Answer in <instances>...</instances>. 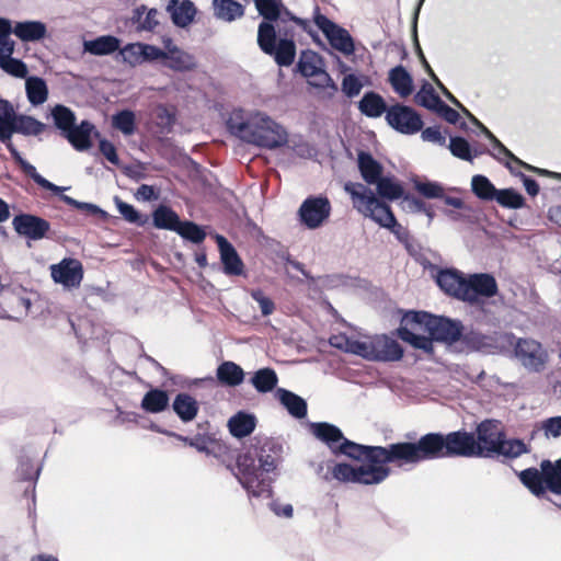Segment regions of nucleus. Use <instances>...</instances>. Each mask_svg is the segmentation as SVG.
Instances as JSON below:
<instances>
[{
    "label": "nucleus",
    "instance_id": "393cba45",
    "mask_svg": "<svg viewBox=\"0 0 561 561\" xmlns=\"http://www.w3.org/2000/svg\"><path fill=\"white\" fill-rule=\"evenodd\" d=\"M93 129V124L88 121H82L78 126L75 124L73 127L64 135L76 150L84 151L92 145L91 133Z\"/></svg>",
    "mask_w": 561,
    "mask_h": 561
},
{
    "label": "nucleus",
    "instance_id": "a211bd4d",
    "mask_svg": "<svg viewBox=\"0 0 561 561\" xmlns=\"http://www.w3.org/2000/svg\"><path fill=\"white\" fill-rule=\"evenodd\" d=\"M0 141L5 145L7 149L10 151L12 158L20 165L22 171L27 176H30L37 185H39L41 187H43L47 191H50L55 194H59L60 192H64L67 190V187L58 186V185L49 182L48 180H46L44 176H42L36 171V168L21 156L19 150L12 144L11 138H8V139L2 138V139H0Z\"/></svg>",
    "mask_w": 561,
    "mask_h": 561
},
{
    "label": "nucleus",
    "instance_id": "1a4fd4ad",
    "mask_svg": "<svg viewBox=\"0 0 561 561\" xmlns=\"http://www.w3.org/2000/svg\"><path fill=\"white\" fill-rule=\"evenodd\" d=\"M330 215V201L322 195H311L307 197L298 209L299 221L308 229L321 227Z\"/></svg>",
    "mask_w": 561,
    "mask_h": 561
},
{
    "label": "nucleus",
    "instance_id": "e433bc0d",
    "mask_svg": "<svg viewBox=\"0 0 561 561\" xmlns=\"http://www.w3.org/2000/svg\"><path fill=\"white\" fill-rule=\"evenodd\" d=\"M249 381L259 393H267L276 388L278 377L273 368L264 367L254 371Z\"/></svg>",
    "mask_w": 561,
    "mask_h": 561
},
{
    "label": "nucleus",
    "instance_id": "de8ad7c7",
    "mask_svg": "<svg viewBox=\"0 0 561 561\" xmlns=\"http://www.w3.org/2000/svg\"><path fill=\"white\" fill-rule=\"evenodd\" d=\"M374 185H376L377 193L381 198L396 201L401 198L403 195L402 185L392 178L381 176Z\"/></svg>",
    "mask_w": 561,
    "mask_h": 561
},
{
    "label": "nucleus",
    "instance_id": "dca6fc26",
    "mask_svg": "<svg viewBox=\"0 0 561 561\" xmlns=\"http://www.w3.org/2000/svg\"><path fill=\"white\" fill-rule=\"evenodd\" d=\"M463 325L459 320L434 316L428 339L454 344L462 337Z\"/></svg>",
    "mask_w": 561,
    "mask_h": 561
},
{
    "label": "nucleus",
    "instance_id": "4be33fe9",
    "mask_svg": "<svg viewBox=\"0 0 561 561\" xmlns=\"http://www.w3.org/2000/svg\"><path fill=\"white\" fill-rule=\"evenodd\" d=\"M469 117L480 126L482 133L485 135L488 139H490L494 146V149L497 151V153H493V157L497 159L499 161L503 162V159L500 157V154H503L507 160H511L515 162L517 165L523 167L529 171L538 172V173H547L546 170L535 168L524 161H522L519 158H517L512 151H510L485 126H483L476 117H473L471 114Z\"/></svg>",
    "mask_w": 561,
    "mask_h": 561
},
{
    "label": "nucleus",
    "instance_id": "72a5a7b5",
    "mask_svg": "<svg viewBox=\"0 0 561 561\" xmlns=\"http://www.w3.org/2000/svg\"><path fill=\"white\" fill-rule=\"evenodd\" d=\"M169 394L165 390L152 388L142 397L140 407L148 413H161L169 405Z\"/></svg>",
    "mask_w": 561,
    "mask_h": 561
},
{
    "label": "nucleus",
    "instance_id": "e2e57ef3",
    "mask_svg": "<svg viewBox=\"0 0 561 561\" xmlns=\"http://www.w3.org/2000/svg\"><path fill=\"white\" fill-rule=\"evenodd\" d=\"M448 148L453 156L465 161H473L474 157L471 154L470 145L465 138L458 136L450 137Z\"/></svg>",
    "mask_w": 561,
    "mask_h": 561
},
{
    "label": "nucleus",
    "instance_id": "ddd939ff",
    "mask_svg": "<svg viewBox=\"0 0 561 561\" xmlns=\"http://www.w3.org/2000/svg\"><path fill=\"white\" fill-rule=\"evenodd\" d=\"M12 227L19 236L34 241L44 239L50 230L49 221L27 213L15 215Z\"/></svg>",
    "mask_w": 561,
    "mask_h": 561
},
{
    "label": "nucleus",
    "instance_id": "9b49d317",
    "mask_svg": "<svg viewBox=\"0 0 561 561\" xmlns=\"http://www.w3.org/2000/svg\"><path fill=\"white\" fill-rule=\"evenodd\" d=\"M50 276L56 284L65 288H77L83 279L82 263L73 257H65L59 263L50 265Z\"/></svg>",
    "mask_w": 561,
    "mask_h": 561
},
{
    "label": "nucleus",
    "instance_id": "5fc2aeb1",
    "mask_svg": "<svg viewBox=\"0 0 561 561\" xmlns=\"http://www.w3.org/2000/svg\"><path fill=\"white\" fill-rule=\"evenodd\" d=\"M463 342L472 350L483 352V353H492L494 346V341L491 336L483 335L478 332H470L467 334H462Z\"/></svg>",
    "mask_w": 561,
    "mask_h": 561
},
{
    "label": "nucleus",
    "instance_id": "4468645a",
    "mask_svg": "<svg viewBox=\"0 0 561 561\" xmlns=\"http://www.w3.org/2000/svg\"><path fill=\"white\" fill-rule=\"evenodd\" d=\"M497 294V283L491 274L478 273L471 274L466 279L465 300L469 304H476L479 296L491 298Z\"/></svg>",
    "mask_w": 561,
    "mask_h": 561
},
{
    "label": "nucleus",
    "instance_id": "13d9d810",
    "mask_svg": "<svg viewBox=\"0 0 561 561\" xmlns=\"http://www.w3.org/2000/svg\"><path fill=\"white\" fill-rule=\"evenodd\" d=\"M0 68L11 77L26 79L28 76L27 65L19 58L9 57L0 59Z\"/></svg>",
    "mask_w": 561,
    "mask_h": 561
},
{
    "label": "nucleus",
    "instance_id": "f8f14e48",
    "mask_svg": "<svg viewBox=\"0 0 561 561\" xmlns=\"http://www.w3.org/2000/svg\"><path fill=\"white\" fill-rule=\"evenodd\" d=\"M239 460L240 474L237 476L248 494L253 497L268 499L272 496V480L262 478V472L255 467H247Z\"/></svg>",
    "mask_w": 561,
    "mask_h": 561
},
{
    "label": "nucleus",
    "instance_id": "412c9836",
    "mask_svg": "<svg viewBox=\"0 0 561 561\" xmlns=\"http://www.w3.org/2000/svg\"><path fill=\"white\" fill-rule=\"evenodd\" d=\"M167 12L175 26L185 28L194 21L197 9L191 0H169Z\"/></svg>",
    "mask_w": 561,
    "mask_h": 561
},
{
    "label": "nucleus",
    "instance_id": "6ab92c4d",
    "mask_svg": "<svg viewBox=\"0 0 561 561\" xmlns=\"http://www.w3.org/2000/svg\"><path fill=\"white\" fill-rule=\"evenodd\" d=\"M435 280L444 293L459 300H465L466 278L459 271L453 268L438 270Z\"/></svg>",
    "mask_w": 561,
    "mask_h": 561
},
{
    "label": "nucleus",
    "instance_id": "7c9ffc66",
    "mask_svg": "<svg viewBox=\"0 0 561 561\" xmlns=\"http://www.w3.org/2000/svg\"><path fill=\"white\" fill-rule=\"evenodd\" d=\"M172 409L182 422L187 423L196 417L198 403L188 393L181 392L174 398Z\"/></svg>",
    "mask_w": 561,
    "mask_h": 561
},
{
    "label": "nucleus",
    "instance_id": "774afa93",
    "mask_svg": "<svg viewBox=\"0 0 561 561\" xmlns=\"http://www.w3.org/2000/svg\"><path fill=\"white\" fill-rule=\"evenodd\" d=\"M311 80L309 81V83L314 87V88H319V89H325V88H329L331 89V91L333 93H335L337 91V85L336 83L333 81V79L331 78V76L324 70V68H320L319 71H317L316 75H312L311 77H309Z\"/></svg>",
    "mask_w": 561,
    "mask_h": 561
},
{
    "label": "nucleus",
    "instance_id": "0eeeda50",
    "mask_svg": "<svg viewBox=\"0 0 561 561\" xmlns=\"http://www.w3.org/2000/svg\"><path fill=\"white\" fill-rule=\"evenodd\" d=\"M514 355L528 371L540 373L546 368L549 354L542 344L530 337L517 339Z\"/></svg>",
    "mask_w": 561,
    "mask_h": 561
},
{
    "label": "nucleus",
    "instance_id": "3c124183",
    "mask_svg": "<svg viewBox=\"0 0 561 561\" xmlns=\"http://www.w3.org/2000/svg\"><path fill=\"white\" fill-rule=\"evenodd\" d=\"M259 14L263 22H277L282 16V3L276 0H254Z\"/></svg>",
    "mask_w": 561,
    "mask_h": 561
},
{
    "label": "nucleus",
    "instance_id": "423d86ee",
    "mask_svg": "<svg viewBox=\"0 0 561 561\" xmlns=\"http://www.w3.org/2000/svg\"><path fill=\"white\" fill-rule=\"evenodd\" d=\"M390 468L387 466H353L346 462L336 463L332 469L335 480L343 483H356L363 485H377L382 483L390 476Z\"/></svg>",
    "mask_w": 561,
    "mask_h": 561
},
{
    "label": "nucleus",
    "instance_id": "09e8293b",
    "mask_svg": "<svg viewBox=\"0 0 561 561\" xmlns=\"http://www.w3.org/2000/svg\"><path fill=\"white\" fill-rule=\"evenodd\" d=\"M18 115L19 114L15 113V110L10 101L0 99V139H8L9 130L11 129Z\"/></svg>",
    "mask_w": 561,
    "mask_h": 561
},
{
    "label": "nucleus",
    "instance_id": "6e6d98bb",
    "mask_svg": "<svg viewBox=\"0 0 561 561\" xmlns=\"http://www.w3.org/2000/svg\"><path fill=\"white\" fill-rule=\"evenodd\" d=\"M415 101L419 105L434 112L443 102L440 98L435 93L434 88L427 82H425L420 91L415 94Z\"/></svg>",
    "mask_w": 561,
    "mask_h": 561
},
{
    "label": "nucleus",
    "instance_id": "79ce46f5",
    "mask_svg": "<svg viewBox=\"0 0 561 561\" xmlns=\"http://www.w3.org/2000/svg\"><path fill=\"white\" fill-rule=\"evenodd\" d=\"M274 57L275 62L280 67L290 66L296 56V45L291 38H280L274 46V51L267 54Z\"/></svg>",
    "mask_w": 561,
    "mask_h": 561
},
{
    "label": "nucleus",
    "instance_id": "603ef678",
    "mask_svg": "<svg viewBox=\"0 0 561 561\" xmlns=\"http://www.w3.org/2000/svg\"><path fill=\"white\" fill-rule=\"evenodd\" d=\"M176 233L194 244L202 243L206 238V232L203 227L190 220L182 221Z\"/></svg>",
    "mask_w": 561,
    "mask_h": 561
},
{
    "label": "nucleus",
    "instance_id": "c85d7f7f",
    "mask_svg": "<svg viewBox=\"0 0 561 561\" xmlns=\"http://www.w3.org/2000/svg\"><path fill=\"white\" fill-rule=\"evenodd\" d=\"M216 376L220 383L237 387L243 382L245 373L240 365L226 360L217 367Z\"/></svg>",
    "mask_w": 561,
    "mask_h": 561
},
{
    "label": "nucleus",
    "instance_id": "37998d69",
    "mask_svg": "<svg viewBox=\"0 0 561 561\" xmlns=\"http://www.w3.org/2000/svg\"><path fill=\"white\" fill-rule=\"evenodd\" d=\"M296 67L301 76L309 78L324 67V64L318 53L308 49L301 51Z\"/></svg>",
    "mask_w": 561,
    "mask_h": 561
},
{
    "label": "nucleus",
    "instance_id": "a19ab883",
    "mask_svg": "<svg viewBox=\"0 0 561 561\" xmlns=\"http://www.w3.org/2000/svg\"><path fill=\"white\" fill-rule=\"evenodd\" d=\"M520 482L536 496H541L546 492V477L543 471L536 468H527L519 473Z\"/></svg>",
    "mask_w": 561,
    "mask_h": 561
},
{
    "label": "nucleus",
    "instance_id": "338daca9",
    "mask_svg": "<svg viewBox=\"0 0 561 561\" xmlns=\"http://www.w3.org/2000/svg\"><path fill=\"white\" fill-rule=\"evenodd\" d=\"M342 92L350 99L357 96L362 89L363 83L354 73L345 75L341 85Z\"/></svg>",
    "mask_w": 561,
    "mask_h": 561
},
{
    "label": "nucleus",
    "instance_id": "b1692460",
    "mask_svg": "<svg viewBox=\"0 0 561 561\" xmlns=\"http://www.w3.org/2000/svg\"><path fill=\"white\" fill-rule=\"evenodd\" d=\"M275 397L293 417L304 419L307 415V402L300 396L287 389L278 388Z\"/></svg>",
    "mask_w": 561,
    "mask_h": 561
},
{
    "label": "nucleus",
    "instance_id": "bb28decb",
    "mask_svg": "<svg viewBox=\"0 0 561 561\" xmlns=\"http://www.w3.org/2000/svg\"><path fill=\"white\" fill-rule=\"evenodd\" d=\"M357 163L360 175L367 184L374 185L382 176V165L369 152L360 151Z\"/></svg>",
    "mask_w": 561,
    "mask_h": 561
},
{
    "label": "nucleus",
    "instance_id": "4d7b16f0",
    "mask_svg": "<svg viewBox=\"0 0 561 561\" xmlns=\"http://www.w3.org/2000/svg\"><path fill=\"white\" fill-rule=\"evenodd\" d=\"M493 201H496L502 207L511 209L522 208L525 204L524 196L514 188L499 190Z\"/></svg>",
    "mask_w": 561,
    "mask_h": 561
},
{
    "label": "nucleus",
    "instance_id": "a878e982",
    "mask_svg": "<svg viewBox=\"0 0 561 561\" xmlns=\"http://www.w3.org/2000/svg\"><path fill=\"white\" fill-rule=\"evenodd\" d=\"M121 41L113 35H102L94 39L84 41V51L94 56L111 55L119 49Z\"/></svg>",
    "mask_w": 561,
    "mask_h": 561
},
{
    "label": "nucleus",
    "instance_id": "f3484780",
    "mask_svg": "<svg viewBox=\"0 0 561 561\" xmlns=\"http://www.w3.org/2000/svg\"><path fill=\"white\" fill-rule=\"evenodd\" d=\"M403 356V348L386 334L371 336V362H397Z\"/></svg>",
    "mask_w": 561,
    "mask_h": 561
},
{
    "label": "nucleus",
    "instance_id": "2eb2a0df",
    "mask_svg": "<svg viewBox=\"0 0 561 561\" xmlns=\"http://www.w3.org/2000/svg\"><path fill=\"white\" fill-rule=\"evenodd\" d=\"M504 434L495 421H483L477 428V445L481 454L477 457H492L501 445Z\"/></svg>",
    "mask_w": 561,
    "mask_h": 561
},
{
    "label": "nucleus",
    "instance_id": "69168bd1",
    "mask_svg": "<svg viewBox=\"0 0 561 561\" xmlns=\"http://www.w3.org/2000/svg\"><path fill=\"white\" fill-rule=\"evenodd\" d=\"M141 43H131L119 49L124 62L136 66L142 64Z\"/></svg>",
    "mask_w": 561,
    "mask_h": 561
},
{
    "label": "nucleus",
    "instance_id": "cd10ccee",
    "mask_svg": "<svg viewBox=\"0 0 561 561\" xmlns=\"http://www.w3.org/2000/svg\"><path fill=\"white\" fill-rule=\"evenodd\" d=\"M46 25L41 21L16 22L13 34L22 42H36L46 36Z\"/></svg>",
    "mask_w": 561,
    "mask_h": 561
},
{
    "label": "nucleus",
    "instance_id": "bf43d9fd",
    "mask_svg": "<svg viewBox=\"0 0 561 561\" xmlns=\"http://www.w3.org/2000/svg\"><path fill=\"white\" fill-rule=\"evenodd\" d=\"M135 114L129 110H123L112 117V125L126 136L135 133Z\"/></svg>",
    "mask_w": 561,
    "mask_h": 561
},
{
    "label": "nucleus",
    "instance_id": "4c0bfd02",
    "mask_svg": "<svg viewBox=\"0 0 561 561\" xmlns=\"http://www.w3.org/2000/svg\"><path fill=\"white\" fill-rule=\"evenodd\" d=\"M389 82L394 92L402 98L413 91V79L403 66H397L389 71Z\"/></svg>",
    "mask_w": 561,
    "mask_h": 561
},
{
    "label": "nucleus",
    "instance_id": "2f4dec72",
    "mask_svg": "<svg viewBox=\"0 0 561 561\" xmlns=\"http://www.w3.org/2000/svg\"><path fill=\"white\" fill-rule=\"evenodd\" d=\"M358 110L363 115L371 118L380 117L383 113L387 114L388 111L383 98L374 91L366 92L363 95L358 102Z\"/></svg>",
    "mask_w": 561,
    "mask_h": 561
},
{
    "label": "nucleus",
    "instance_id": "c9c22d12",
    "mask_svg": "<svg viewBox=\"0 0 561 561\" xmlns=\"http://www.w3.org/2000/svg\"><path fill=\"white\" fill-rule=\"evenodd\" d=\"M25 92L28 102L34 106L42 105L48 99L47 83L37 76H30L25 79Z\"/></svg>",
    "mask_w": 561,
    "mask_h": 561
},
{
    "label": "nucleus",
    "instance_id": "6e6552de",
    "mask_svg": "<svg viewBox=\"0 0 561 561\" xmlns=\"http://www.w3.org/2000/svg\"><path fill=\"white\" fill-rule=\"evenodd\" d=\"M313 20L334 49L344 55H352L355 51L354 41L348 31L321 14L318 8H316Z\"/></svg>",
    "mask_w": 561,
    "mask_h": 561
},
{
    "label": "nucleus",
    "instance_id": "a18cd8bd",
    "mask_svg": "<svg viewBox=\"0 0 561 561\" xmlns=\"http://www.w3.org/2000/svg\"><path fill=\"white\" fill-rule=\"evenodd\" d=\"M471 191L479 199L493 201L499 190L485 175L477 174L471 179Z\"/></svg>",
    "mask_w": 561,
    "mask_h": 561
},
{
    "label": "nucleus",
    "instance_id": "f257e3e1",
    "mask_svg": "<svg viewBox=\"0 0 561 561\" xmlns=\"http://www.w3.org/2000/svg\"><path fill=\"white\" fill-rule=\"evenodd\" d=\"M312 434L323 442L334 455H344L357 461L364 460L367 466L404 467V442L392 443L387 446L360 445L344 437L342 431L330 423L319 422L311 424Z\"/></svg>",
    "mask_w": 561,
    "mask_h": 561
},
{
    "label": "nucleus",
    "instance_id": "c03bdc74",
    "mask_svg": "<svg viewBox=\"0 0 561 561\" xmlns=\"http://www.w3.org/2000/svg\"><path fill=\"white\" fill-rule=\"evenodd\" d=\"M540 468L546 477L547 488L554 494H561V458L556 462L543 460Z\"/></svg>",
    "mask_w": 561,
    "mask_h": 561
},
{
    "label": "nucleus",
    "instance_id": "864d4df0",
    "mask_svg": "<svg viewBox=\"0 0 561 561\" xmlns=\"http://www.w3.org/2000/svg\"><path fill=\"white\" fill-rule=\"evenodd\" d=\"M527 453H529V449L524 440L518 438L505 439L504 435L496 455H501L506 458H517Z\"/></svg>",
    "mask_w": 561,
    "mask_h": 561
},
{
    "label": "nucleus",
    "instance_id": "c756f323",
    "mask_svg": "<svg viewBox=\"0 0 561 561\" xmlns=\"http://www.w3.org/2000/svg\"><path fill=\"white\" fill-rule=\"evenodd\" d=\"M164 54L163 65L172 70L188 71L196 67L194 57L178 46H172L170 53Z\"/></svg>",
    "mask_w": 561,
    "mask_h": 561
},
{
    "label": "nucleus",
    "instance_id": "ea45409f",
    "mask_svg": "<svg viewBox=\"0 0 561 561\" xmlns=\"http://www.w3.org/2000/svg\"><path fill=\"white\" fill-rule=\"evenodd\" d=\"M280 446L271 442L265 443L259 454V470L263 473L273 472L280 461Z\"/></svg>",
    "mask_w": 561,
    "mask_h": 561
},
{
    "label": "nucleus",
    "instance_id": "39448f33",
    "mask_svg": "<svg viewBox=\"0 0 561 561\" xmlns=\"http://www.w3.org/2000/svg\"><path fill=\"white\" fill-rule=\"evenodd\" d=\"M433 318V314L425 311L405 312L398 329L399 337L415 348L432 352V340L425 333L430 332Z\"/></svg>",
    "mask_w": 561,
    "mask_h": 561
},
{
    "label": "nucleus",
    "instance_id": "7ed1b4c3",
    "mask_svg": "<svg viewBox=\"0 0 561 561\" xmlns=\"http://www.w3.org/2000/svg\"><path fill=\"white\" fill-rule=\"evenodd\" d=\"M227 125L232 135L263 149L274 150L288 142L286 128L263 112H234Z\"/></svg>",
    "mask_w": 561,
    "mask_h": 561
},
{
    "label": "nucleus",
    "instance_id": "f704fd0d",
    "mask_svg": "<svg viewBox=\"0 0 561 561\" xmlns=\"http://www.w3.org/2000/svg\"><path fill=\"white\" fill-rule=\"evenodd\" d=\"M214 15L221 21L232 22L244 14L243 5L236 0H214Z\"/></svg>",
    "mask_w": 561,
    "mask_h": 561
},
{
    "label": "nucleus",
    "instance_id": "49530a36",
    "mask_svg": "<svg viewBox=\"0 0 561 561\" xmlns=\"http://www.w3.org/2000/svg\"><path fill=\"white\" fill-rule=\"evenodd\" d=\"M276 30L273 23L261 22L257 27V45L264 54L274 51L276 43Z\"/></svg>",
    "mask_w": 561,
    "mask_h": 561
},
{
    "label": "nucleus",
    "instance_id": "f03ea898",
    "mask_svg": "<svg viewBox=\"0 0 561 561\" xmlns=\"http://www.w3.org/2000/svg\"><path fill=\"white\" fill-rule=\"evenodd\" d=\"M481 449L474 435L465 431L427 433L416 442H404V465L415 466L422 461L454 457H477Z\"/></svg>",
    "mask_w": 561,
    "mask_h": 561
},
{
    "label": "nucleus",
    "instance_id": "9d476101",
    "mask_svg": "<svg viewBox=\"0 0 561 561\" xmlns=\"http://www.w3.org/2000/svg\"><path fill=\"white\" fill-rule=\"evenodd\" d=\"M386 121L389 126L404 135H414L423 127L421 116L412 107L401 104L388 108Z\"/></svg>",
    "mask_w": 561,
    "mask_h": 561
},
{
    "label": "nucleus",
    "instance_id": "5701e85b",
    "mask_svg": "<svg viewBox=\"0 0 561 561\" xmlns=\"http://www.w3.org/2000/svg\"><path fill=\"white\" fill-rule=\"evenodd\" d=\"M227 425L233 437L239 439L244 438L254 432L256 417L254 414L239 411L228 420Z\"/></svg>",
    "mask_w": 561,
    "mask_h": 561
},
{
    "label": "nucleus",
    "instance_id": "473e14b6",
    "mask_svg": "<svg viewBox=\"0 0 561 561\" xmlns=\"http://www.w3.org/2000/svg\"><path fill=\"white\" fill-rule=\"evenodd\" d=\"M46 128V125L33 116L19 114L9 130L8 138H12L13 134H22L24 136H38Z\"/></svg>",
    "mask_w": 561,
    "mask_h": 561
},
{
    "label": "nucleus",
    "instance_id": "0e129e2a",
    "mask_svg": "<svg viewBox=\"0 0 561 561\" xmlns=\"http://www.w3.org/2000/svg\"><path fill=\"white\" fill-rule=\"evenodd\" d=\"M414 188L426 198L444 197V187L432 181H414Z\"/></svg>",
    "mask_w": 561,
    "mask_h": 561
},
{
    "label": "nucleus",
    "instance_id": "8fccbe9b",
    "mask_svg": "<svg viewBox=\"0 0 561 561\" xmlns=\"http://www.w3.org/2000/svg\"><path fill=\"white\" fill-rule=\"evenodd\" d=\"M55 126L64 134L76 124L75 113L67 106L58 104L51 110Z\"/></svg>",
    "mask_w": 561,
    "mask_h": 561
},
{
    "label": "nucleus",
    "instance_id": "052dcab7",
    "mask_svg": "<svg viewBox=\"0 0 561 561\" xmlns=\"http://www.w3.org/2000/svg\"><path fill=\"white\" fill-rule=\"evenodd\" d=\"M115 205L117 207L118 213L123 216V218L137 226H145L148 222V217L142 216L139 211L130 204L123 202L118 197L114 198Z\"/></svg>",
    "mask_w": 561,
    "mask_h": 561
},
{
    "label": "nucleus",
    "instance_id": "58836bf2",
    "mask_svg": "<svg viewBox=\"0 0 561 561\" xmlns=\"http://www.w3.org/2000/svg\"><path fill=\"white\" fill-rule=\"evenodd\" d=\"M153 226L158 229H165L176 232L182 220L179 215L169 206L159 205L152 213Z\"/></svg>",
    "mask_w": 561,
    "mask_h": 561
},
{
    "label": "nucleus",
    "instance_id": "aec40b11",
    "mask_svg": "<svg viewBox=\"0 0 561 561\" xmlns=\"http://www.w3.org/2000/svg\"><path fill=\"white\" fill-rule=\"evenodd\" d=\"M215 239L225 274L231 276L241 275L244 265L234 247L221 234H216Z\"/></svg>",
    "mask_w": 561,
    "mask_h": 561
},
{
    "label": "nucleus",
    "instance_id": "20e7f679",
    "mask_svg": "<svg viewBox=\"0 0 561 561\" xmlns=\"http://www.w3.org/2000/svg\"><path fill=\"white\" fill-rule=\"evenodd\" d=\"M344 191L351 196L354 208L380 227L386 228L396 224L391 208L380 202L374 192L363 183L347 182L344 184Z\"/></svg>",
    "mask_w": 561,
    "mask_h": 561
},
{
    "label": "nucleus",
    "instance_id": "680f3d73",
    "mask_svg": "<svg viewBox=\"0 0 561 561\" xmlns=\"http://www.w3.org/2000/svg\"><path fill=\"white\" fill-rule=\"evenodd\" d=\"M61 193L62 192H60L58 195H60V199L64 203H66L67 205L72 206L79 210H82V211L87 213L88 215L99 216L104 219H106L108 217V214L105 210H103L101 207H99L98 205L92 204V203L79 202V201H77L68 195L61 194Z\"/></svg>",
    "mask_w": 561,
    "mask_h": 561
}]
</instances>
